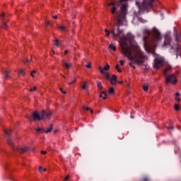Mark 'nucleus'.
Listing matches in <instances>:
<instances>
[{"label": "nucleus", "instance_id": "obj_1", "mask_svg": "<svg viewBox=\"0 0 181 181\" xmlns=\"http://www.w3.org/2000/svg\"><path fill=\"white\" fill-rule=\"evenodd\" d=\"M127 1L128 0H119L115 2H110L107 4V6L112 7L111 13L115 15L117 19L116 26H117V34L115 33V25L110 24V32L112 35V37H119V39H120L119 45L124 56L133 59L134 57L131 56V47L136 44L134 40L135 36L131 33H128L127 36H124V31L119 29V26H124L125 22H127Z\"/></svg>", "mask_w": 181, "mask_h": 181}, {"label": "nucleus", "instance_id": "obj_2", "mask_svg": "<svg viewBox=\"0 0 181 181\" xmlns=\"http://www.w3.org/2000/svg\"><path fill=\"white\" fill-rule=\"evenodd\" d=\"M130 53L132 59L127 57L129 60H131L132 62L129 63V66L135 70L136 67L134 64H144L146 60V56L144 54V52L141 50L138 44H134L133 46L130 47Z\"/></svg>", "mask_w": 181, "mask_h": 181}, {"label": "nucleus", "instance_id": "obj_3", "mask_svg": "<svg viewBox=\"0 0 181 181\" xmlns=\"http://www.w3.org/2000/svg\"><path fill=\"white\" fill-rule=\"evenodd\" d=\"M143 42L145 49H146V47L148 45H149V43H155L156 42H159L162 40L160 32H159V30H158L156 28H153L151 31L148 29H144L143 30Z\"/></svg>", "mask_w": 181, "mask_h": 181}, {"label": "nucleus", "instance_id": "obj_4", "mask_svg": "<svg viewBox=\"0 0 181 181\" xmlns=\"http://www.w3.org/2000/svg\"><path fill=\"white\" fill-rule=\"evenodd\" d=\"M153 2H155V0H144L141 6V3L139 1H136V5L139 11H134V15L138 18L139 22H141V23H146V21L139 16H141V13H144L146 12L148 13L150 9H152L153 7Z\"/></svg>", "mask_w": 181, "mask_h": 181}, {"label": "nucleus", "instance_id": "obj_5", "mask_svg": "<svg viewBox=\"0 0 181 181\" xmlns=\"http://www.w3.org/2000/svg\"><path fill=\"white\" fill-rule=\"evenodd\" d=\"M4 134L6 136V139L7 141V144L13 148V150H14L15 152H19V153H24V152H28V148L27 147L21 148V147H16L15 146V144H13V141H12V139L9 137L11 136V134H12V130L11 129H5Z\"/></svg>", "mask_w": 181, "mask_h": 181}, {"label": "nucleus", "instance_id": "obj_6", "mask_svg": "<svg viewBox=\"0 0 181 181\" xmlns=\"http://www.w3.org/2000/svg\"><path fill=\"white\" fill-rule=\"evenodd\" d=\"M50 117H52V112H45V110H42L40 114L34 112L30 119L33 118L34 121H40L41 119H50Z\"/></svg>", "mask_w": 181, "mask_h": 181}, {"label": "nucleus", "instance_id": "obj_7", "mask_svg": "<svg viewBox=\"0 0 181 181\" xmlns=\"http://www.w3.org/2000/svg\"><path fill=\"white\" fill-rule=\"evenodd\" d=\"M168 71H172V67L168 66L163 71L166 84H169V83H171L172 84H176L177 81V79H176V76L175 74L168 75Z\"/></svg>", "mask_w": 181, "mask_h": 181}, {"label": "nucleus", "instance_id": "obj_8", "mask_svg": "<svg viewBox=\"0 0 181 181\" xmlns=\"http://www.w3.org/2000/svg\"><path fill=\"white\" fill-rule=\"evenodd\" d=\"M164 63L165 59L160 56H157L154 59L153 68L156 69V70H159L160 67L163 66Z\"/></svg>", "mask_w": 181, "mask_h": 181}, {"label": "nucleus", "instance_id": "obj_9", "mask_svg": "<svg viewBox=\"0 0 181 181\" xmlns=\"http://www.w3.org/2000/svg\"><path fill=\"white\" fill-rule=\"evenodd\" d=\"M170 43H172V36H170L169 34H166L164 37V43L163 45V47L170 46Z\"/></svg>", "mask_w": 181, "mask_h": 181}, {"label": "nucleus", "instance_id": "obj_10", "mask_svg": "<svg viewBox=\"0 0 181 181\" xmlns=\"http://www.w3.org/2000/svg\"><path fill=\"white\" fill-rule=\"evenodd\" d=\"M98 69L100 70V74H104L105 77H106L107 80H111V75H110V74L104 71V70H103V67L99 66Z\"/></svg>", "mask_w": 181, "mask_h": 181}, {"label": "nucleus", "instance_id": "obj_11", "mask_svg": "<svg viewBox=\"0 0 181 181\" xmlns=\"http://www.w3.org/2000/svg\"><path fill=\"white\" fill-rule=\"evenodd\" d=\"M111 84L115 85L117 84V76L112 75V77H110V79H109Z\"/></svg>", "mask_w": 181, "mask_h": 181}, {"label": "nucleus", "instance_id": "obj_12", "mask_svg": "<svg viewBox=\"0 0 181 181\" xmlns=\"http://www.w3.org/2000/svg\"><path fill=\"white\" fill-rule=\"evenodd\" d=\"M99 97L103 100H107V93H105V91H102L100 93Z\"/></svg>", "mask_w": 181, "mask_h": 181}, {"label": "nucleus", "instance_id": "obj_13", "mask_svg": "<svg viewBox=\"0 0 181 181\" xmlns=\"http://www.w3.org/2000/svg\"><path fill=\"white\" fill-rule=\"evenodd\" d=\"M175 37L176 42H180L181 35L178 34L177 32H175Z\"/></svg>", "mask_w": 181, "mask_h": 181}, {"label": "nucleus", "instance_id": "obj_14", "mask_svg": "<svg viewBox=\"0 0 181 181\" xmlns=\"http://www.w3.org/2000/svg\"><path fill=\"white\" fill-rule=\"evenodd\" d=\"M35 131L37 132H40L41 134H45V129L40 128V127L35 129Z\"/></svg>", "mask_w": 181, "mask_h": 181}, {"label": "nucleus", "instance_id": "obj_15", "mask_svg": "<svg viewBox=\"0 0 181 181\" xmlns=\"http://www.w3.org/2000/svg\"><path fill=\"white\" fill-rule=\"evenodd\" d=\"M63 66L64 69H70L71 67V65L70 64H68L67 62H64Z\"/></svg>", "mask_w": 181, "mask_h": 181}, {"label": "nucleus", "instance_id": "obj_16", "mask_svg": "<svg viewBox=\"0 0 181 181\" xmlns=\"http://www.w3.org/2000/svg\"><path fill=\"white\" fill-rule=\"evenodd\" d=\"M109 49H110L111 50H113V52H117V47H115L112 44H110L109 45Z\"/></svg>", "mask_w": 181, "mask_h": 181}, {"label": "nucleus", "instance_id": "obj_17", "mask_svg": "<svg viewBox=\"0 0 181 181\" xmlns=\"http://www.w3.org/2000/svg\"><path fill=\"white\" fill-rule=\"evenodd\" d=\"M180 93L178 92L175 93V101H177L178 103L180 101Z\"/></svg>", "mask_w": 181, "mask_h": 181}, {"label": "nucleus", "instance_id": "obj_18", "mask_svg": "<svg viewBox=\"0 0 181 181\" xmlns=\"http://www.w3.org/2000/svg\"><path fill=\"white\" fill-rule=\"evenodd\" d=\"M18 74H21V76H26V71L24 69H21L18 71Z\"/></svg>", "mask_w": 181, "mask_h": 181}, {"label": "nucleus", "instance_id": "obj_19", "mask_svg": "<svg viewBox=\"0 0 181 181\" xmlns=\"http://www.w3.org/2000/svg\"><path fill=\"white\" fill-rule=\"evenodd\" d=\"M2 29H8V24L6 22L4 21L2 25H1Z\"/></svg>", "mask_w": 181, "mask_h": 181}, {"label": "nucleus", "instance_id": "obj_20", "mask_svg": "<svg viewBox=\"0 0 181 181\" xmlns=\"http://www.w3.org/2000/svg\"><path fill=\"white\" fill-rule=\"evenodd\" d=\"M9 73H11L10 71L6 70L4 72L5 78H9Z\"/></svg>", "mask_w": 181, "mask_h": 181}, {"label": "nucleus", "instance_id": "obj_21", "mask_svg": "<svg viewBox=\"0 0 181 181\" xmlns=\"http://www.w3.org/2000/svg\"><path fill=\"white\" fill-rule=\"evenodd\" d=\"M52 129H53V125L51 124L50 127L47 129V130L45 132V134H49V132H50L52 131Z\"/></svg>", "mask_w": 181, "mask_h": 181}, {"label": "nucleus", "instance_id": "obj_22", "mask_svg": "<svg viewBox=\"0 0 181 181\" xmlns=\"http://www.w3.org/2000/svg\"><path fill=\"white\" fill-rule=\"evenodd\" d=\"M110 69V64H106L104 67H103V71H107V70Z\"/></svg>", "mask_w": 181, "mask_h": 181}, {"label": "nucleus", "instance_id": "obj_23", "mask_svg": "<svg viewBox=\"0 0 181 181\" xmlns=\"http://www.w3.org/2000/svg\"><path fill=\"white\" fill-rule=\"evenodd\" d=\"M115 91V90H114V88L111 87L109 88L108 93H109V94H114Z\"/></svg>", "mask_w": 181, "mask_h": 181}, {"label": "nucleus", "instance_id": "obj_24", "mask_svg": "<svg viewBox=\"0 0 181 181\" xmlns=\"http://www.w3.org/2000/svg\"><path fill=\"white\" fill-rule=\"evenodd\" d=\"M97 86L100 90H103V83L101 82H97Z\"/></svg>", "mask_w": 181, "mask_h": 181}, {"label": "nucleus", "instance_id": "obj_25", "mask_svg": "<svg viewBox=\"0 0 181 181\" xmlns=\"http://www.w3.org/2000/svg\"><path fill=\"white\" fill-rule=\"evenodd\" d=\"M116 70H117L118 73H122V70L119 69V65L117 64L115 66Z\"/></svg>", "mask_w": 181, "mask_h": 181}, {"label": "nucleus", "instance_id": "obj_26", "mask_svg": "<svg viewBox=\"0 0 181 181\" xmlns=\"http://www.w3.org/2000/svg\"><path fill=\"white\" fill-rule=\"evenodd\" d=\"M83 110H86V111H90L93 114V110H91L90 107H86V106L83 107Z\"/></svg>", "mask_w": 181, "mask_h": 181}, {"label": "nucleus", "instance_id": "obj_27", "mask_svg": "<svg viewBox=\"0 0 181 181\" xmlns=\"http://www.w3.org/2000/svg\"><path fill=\"white\" fill-rule=\"evenodd\" d=\"M174 108H175V111H179L180 106L177 104H175Z\"/></svg>", "mask_w": 181, "mask_h": 181}, {"label": "nucleus", "instance_id": "obj_28", "mask_svg": "<svg viewBox=\"0 0 181 181\" xmlns=\"http://www.w3.org/2000/svg\"><path fill=\"white\" fill-rule=\"evenodd\" d=\"M54 45L55 46H59V45H60L57 39L54 41Z\"/></svg>", "mask_w": 181, "mask_h": 181}, {"label": "nucleus", "instance_id": "obj_29", "mask_svg": "<svg viewBox=\"0 0 181 181\" xmlns=\"http://www.w3.org/2000/svg\"><path fill=\"white\" fill-rule=\"evenodd\" d=\"M148 86L147 85H144L143 90L144 91H148Z\"/></svg>", "mask_w": 181, "mask_h": 181}, {"label": "nucleus", "instance_id": "obj_30", "mask_svg": "<svg viewBox=\"0 0 181 181\" xmlns=\"http://www.w3.org/2000/svg\"><path fill=\"white\" fill-rule=\"evenodd\" d=\"M39 172H46V168H43L42 167L39 168Z\"/></svg>", "mask_w": 181, "mask_h": 181}, {"label": "nucleus", "instance_id": "obj_31", "mask_svg": "<svg viewBox=\"0 0 181 181\" xmlns=\"http://www.w3.org/2000/svg\"><path fill=\"white\" fill-rule=\"evenodd\" d=\"M168 131H175V127L173 126H170L168 128Z\"/></svg>", "mask_w": 181, "mask_h": 181}, {"label": "nucleus", "instance_id": "obj_32", "mask_svg": "<svg viewBox=\"0 0 181 181\" xmlns=\"http://www.w3.org/2000/svg\"><path fill=\"white\" fill-rule=\"evenodd\" d=\"M82 88L83 90H86V88H87V83L86 82H83V85L82 86Z\"/></svg>", "mask_w": 181, "mask_h": 181}, {"label": "nucleus", "instance_id": "obj_33", "mask_svg": "<svg viewBox=\"0 0 181 181\" xmlns=\"http://www.w3.org/2000/svg\"><path fill=\"white\" fill-rule=\"evenodd\" d=\"M86 67H87V69H90L91 67V62H88Z\"/></svg>", "mask_w": 181, "mask_h": 181}, {"label": "nucleus", "instance_id": "obj_34", "mask_svg": "<svg viewBox=\"0 0 181 181\" xmlns=\"http://www.w3.org/2000/svg\"><path fill=\"white\" fill-rule=\"evenodd\" d=\"M60 30H64L66 29V27L64 25H59Z\"/></svg>", "mask_w": 181, "mask_h": 181}, {"label": "nucleus", "instance_id": "obj_35", "mask_svg": "<svg viewBox=\"0 0 181 181\" xmlns=\"http://www.w3.org/2000/svg\"><path fill=\"white\" fill-rule=\"evenodd\" d=\"M0 18H1V20L4 21V18H5V14L4 13L0 14Z\"/></svg>", "mask_w": 181, "mask_h": 181}, {"label": "nucleus", "instance_id": "obj_36", "mask_svg": "<svg viewBox=\"0 0 181 181\" xmlns=\"http://www.w3.org/2000/svg\"><path fill=\"white\" fill-rule=\"evenodd\" d=\"M45 26H50V21H47L45 22Z\"/></svg>", "mask_w": 181, "mask_h": 181}, {"label": "nucleus", "instance_id": "obj_37", "mask_svg": "<svg viewBox=\"0 0 181 181\" xmlns=\"http://www.w3.org/2000/svg\"><path fill=\"white\" fill-rule=\"evenodd\" d=\"M30 91L32 93L33 91H36V86H34L33 88H30Z\"/></svg>", "mask_w": 181, "mask_h": 181}, {"label": "nucleus", "instance_id": "obj_38", "mask_svg": "<svg viewBox=\"0 0 181 181\" xmlns=\"http://www.w3.org/2000/svg\"><path fill=\"white\" fill-rule=\"evenodd\" d=\"M144 70L147 71V70H149V66L148 65H144Z\"/></svg>", "mask_w": 181, "mask_h": 181}, {"label": "nucleus", "instance_id": "obj_39", "mask_svg": "<svg viewBox=\"0 0 181 181\" xmlns=\"http://www.w3.org/2000/svg\"><path fill=\"white\" fill-rule=\"evenodd\" d=\"M141 181H149V178L145 177H144V178L142 179Z\"/></svg>", "mask_w": 181, "mask_h": 181}, {"label": "nucleus", "instance_id": "obj_40", "mask_svg": "<svg viewBox=\"0 0 181 181\" xmlns=\"http://www.w3.org/2000/svg\"><path fill=\"white\" fill-rule=\"evenodd\" d=\"M59 90H60V91H62V94H66V92L64 91L63 88H60Z\"/></svg>", "mask_w": 181, "mask_h": 181}, {"label": "nucleus", "instance_id": "obj_41", "mask_svg": "<svg viewBox=\"0 0 181 181\" xmlns=\"http://www.w3.org/2000/svg\"><path fill=\"white\" fill-rule=\"evenodd\" d=\"M119 63L121 66H124V63H125V62H124V60H120Z\"/></svg>", "mask_w": 181, "mask_h": 181}, {"label": "nucleus", "instance_id": "obj_42", "mask_svg": "<svg viewBox=\"0 0 181 181\" xmlns=\"http://www.w3.org/2000/svg\"><path fill=\"white\" fill-rule=\"evenodd\" d=\"M41 153L42 155H46V153H47V152L46 151H41Z\"/></svg>", "mask_w": 181, "mask_h": 181}, {"label": "nucleus", "instance_id": "obj_43", "mask_svg": "<svg viewBox=\"0 0 181 181\" xmlns=\"http://www.w3.org/2000/svg\"><path fill=\"white\" fill-rule=\"evenodd\" d=\"M69 175H67V176L64 178V180H65V181H67V180H69Z\"/></svg>", "mask_w": 181, "mask_h": 181}, {"label": "nucleus", "instance_id": "obj_44", "mask_svg": "<svg viewBox=\"0 0 181 181\" xmlns=\"http://www.w3.org/2000/svg\"><path fill=\"white\" fill-rule=\"evenodd\" d=\"M52 18H53L54 19H57V16H52Z\"/></svg>", "mask_w": 181, "mask_h": 181}, {"label": "nucleus", "instance_id": "obj_45", "mask_svg": "<svg viewBox=\"0 0 181 181\" xmlns=\"http://www.w3.org/2000/svg\"><path fill=\"white\" fill-rule=\"evenodd\" d=\"M67 53H69V51L68 50H65L64 51V54H67Z\"/></svg>", "mask_w": 181, "mask_h": 181}, {"label": "nucleus", "instance_id": "obj_46", "mask_svg": "<svg viewBox=\"0 0 181 181\" xmlns=\"http://www.w3.org/2000/svg\"><path fill=\"white\" fill-rule=\"evenodd\" d=\"M25 64H26L27 63H29V59H27L26 62H24Z\"/></svg>", "mask_w": 181, "mask_h": 181}, {"label": "nucleus", "instance_id": "obj_47", "mask_svg": "<svg viewBox=\"0 0 181 181\" xmlns=\"http://www.w3.org/2000/svg\"><path fill=\"white\" fill-rule=\"evenodd\" d=\"M30 76H31L32 77H35V75H33V72H31V73H30Z\"/></svg>", "mask_w": 181, "mask_h": 181}, {"label": "nucleus", "instance_id": "obj_48", "mask_svg": "<svg viewBox=\"0 0 181 181\" xmlns=\"http://www.w3.org/2000/svg\"><path fill=\"white\" fill-rule=\"evenodd\" d=\"M105 32L106 33H108V32H110V30H108L107 29H105Z\"/></svg>", "mask_w": 181, "mask_h": 181}, {"label": "nucleus", "instance_id": "obj_49", "mask_svg": "<svg viewBox=\"0 0 181 181\" xmlns=\"http://www.w3.org/2000/svg\"><path fill=\"white\" fill-rule=\"evenodd\" d=\"M110 32L107 33L106 36H110Z\"/></svg>", "mask_w": 181, "mask_h": 181}, {"label": "nucleus", "instance_id": "obj_50", "mask_svg": "<svg viewBox=\"0 0 181 181\" xmlns=\"http://www.w3.org/2000/svg\"><path fill=\"white\" fill-rule=\"evenodd\" d=\"M69 86H71V84H73V82H69L68 83Z\"/></svg>", "mask_w": 181, "mask_h": 181}, {"label": "nucleus", "instance_id": "obj_51", "mask_svg": "<svg viewBox=\"0 0 181 181\" xmlns=\"http://www.w3.org/2000/svg\"><path fill=\"white\" fill-rule=\"evenodd\" d=\"M179 47H177V48H176V52H177V51L179 50Z\"/></svg>", "mask_w": 181, "mask_h": 181}, {"label": "nucleus", "instance_id": "obj_52", "mask_svg": "<svg viewBox=\"0 0 181 181\" xmlns=\"http://www.w3.org/2000/svg\"><path fill=\"white\" fill-rule=\"evenodd\" d=\"M31 73H33V74H35V73H36V71H33Z\"/></svg>", "mask_w": 181, "mask_h": 181}, {"label": "nucleus", "instance_id": "obj_53", "mask_svg": "<svg viewBox=\"0 0 181 181\" xmlns=\"http://www.w3.org/2000/svg\"><path fill=\"white\" fill-rule=\"evenodd\" d=\"M130 118L134 119V115H131Z\"/></svg>", "mask_w": 181, "mask_h": 181}, {"label": "nucleus", "instance_id": "obj_54", "mask_svg": "<svg viewBox=\"0 0 181 181\" xmlns=\"http://www.w3.org/2000/svg\"><path fill=\"white\" fill-rule=\"evenodd\" d=\"M170 47H171L172 50H173V49H174L173 46H170Z\"/></svg>", "mask_w": 181, "mask_h": 181}, {"label": "nucleus", "instance_id": "obj_55", "mask_svg": "<svg viewBox=\"0 0 181 181\" xmlns=\"http://www.w3.org/2000/svg\"><path fill=\"white\" fill-rule=\"evenodd\" d=\"M119 84H122V83H124V82L123 81H119Z\"/></svg>", "mask_w": 181, "mask_h": 181}, {"label": "nucleus", "instance_id": "obj_56", "mask_svg": "<svg viewBox=\"0 0 181 181\" xmlns=\"http://www.w3.org/2000/svg\"><path fill=\"white\" fill-rule=\"evenodd\" d=\"M72 83H76V80L73 81V82H72Z\"/></svg>", "mask_w": 181, "mask_h": 181}, {"label": "nucleus", "instance_id": "obj_57", "mask_svg": "<svg viewBox=\"0 0 181 181\" xmlns=\"http://www.w3.org/2000/svg\"><path fill=\"white\" fill-rule=\"evenodd\" d=\"M52 53H53V54H54V51L52 50Z\"/></svg>", "mask_w": 181, "mask_h": 181}, {"label": "nucleus", "instance_id": "obj_58", "mask_svg": "<svg viewBox=\"0 0 181 181\" xmlns=\"http://www.w3.org/2000/svg\"><path fill=\"white\" fill-rule=\"evenodd\" d=\"M176 58L177 59V54Z\"/></svg>", "mask_w": 181, "mask_h": 181}]
</instances>
